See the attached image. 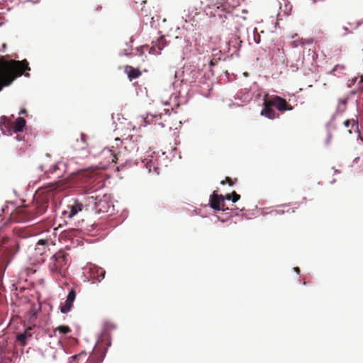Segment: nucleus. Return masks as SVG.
<instances>
[{
  "label": "nucleus",
  "mask_w": 363,
  "mask_h": 363,
  "mask_svg": "<svg viewBox=\"0 0 363 363\" xmlns=\"http://www.w3.org/2000/svg\"><path fill=\"white\" fill-rule=\"evenodd\" d=\"M30 71L27 60H7L6 56L0 55V91L5 86L11 85L13 82L24 75L30 76Z\"/></svg>",
  "instance_id": "1"
},
{
  "label": "nucleus",
  "mask_w": 363,
  "mask_h": 363,
  "mask_svg": "<svg viewBox=\"0 0 363 363\" xmlns=\"http://www.w3.org/2000/svg\"><path fill=\"white\" fill-rule=\"evenodd\" d=\"M48 190V194L38 196L31 206H25L17 208L13 213V218L16 222H27L45 213L48 207V201L53 196V193Z\"/></svg>",
  "instance_id": "2"
},
{
  "label": "nucleus",
  "mask_w": 363,
  "mask_h": 363,
  "mask_svg": "<svg viewBox=\"0 0 363 363\" xmlns=\"http://www.w3.org/2000/svg\"><path fill=\"white\" fill-rule=\"evenodd\" d=\"M69 262V255L65 250H60L50 258L48 267L52 275L65 277Z\"/></svg>",
  "instance_id": "3"
},
{
  "label": "nucleus",
  "mask_w": 363,
  "mask_h": 363,
  "mask_svg": "<svg viewBox=\"0 0 363 363\" xmlns=\"http://www.w3.org/2000/svg\"><path fill=\"white\" fill-rule=\"evenodd\" d=\"M106 353L105 344L98 342L92 353L86 357L85 352H81L71 357L70 363H101Z\"/></svg>",
  "instance_id": "4"
},
{
  "label": "nucleus",
  "mask_w": 363,
  "mask_h": 363,
  "mask_svg": "<svg viewBox=\"0 0 363 363\" xmlns=\"http://www.w3.org/2000/svg\"><path fill=\"white\" fill-rule=\"evenodd\" d=\"M26 121L22 117H18L15 122L9 120L5 116L0 118V129L3 134H12V133L22 132L26 126Z\"/></svg>",
  "instance_id": "5"
},
{
  "label": "nucleus",
  "mask_w": 363,
  "mask_h": 363,
  "mask_svg": "<svg viewBox=\"0 0 363 363\" xmlns=\"http://www.w3.org/2000/svg\"><path fill=\"white\" fill-rule=\"evenodd\" d=\"M99 174V168L83 169L75 175L74 179L79 184L84 185L85 187H89L96 181Z\"/></svg>",
  "instance_id": "6"
},
{
  "label": "nucleus",
  "mask_w": 363,
  "mask_h": 363,
  "mask_svg": "<svg viewBox=\"0 0 363 363\" xmlns=\"http://www.w3.org/2000/svg\"><path fill=\"white\" fill-rule=\"evenodd\" d=\"M269 105H272L277 108L279 111H291L293 109V106L289 104L285 99L281 98L279 96H272L269 99Z\"/></svg>",
  "instance_id": "7"
},
{
  "label": "nucleus",
  "mask_w": 363,
  "mask_h": 363,
  "mask_svg": "<svg viewBox=\"0 0 363 363\" xmlns=\"http://www.w3.org/2000/svg\"><path fill=\"white\" fill-rule=\"evenodd\" d=\"M84 208V205L79 200H73L70 202L67 209L64 211L63 214L67 216V218H72L77 215L78 213L81 212Z\"/></svg>",
  "instance_id": "8"
},
{
  "label": "nucleus",
  "mask_w": 363,
  "mask_h": 363,
  "mask_svg": "<svg viewBox=\"0 0 363 363\" xmlns=\"http://www.w3.org/2000/svg\"><path fill=\"white\" fill-rule=\"evenodd\" d=\"M88 200L89 203L94 204V208L99 213H107L109 211L111 205L106 199H98L97 197L89 196Z\"/></svg>",
  "instance_id": "9"
},
{
  "label": "nucleus",
  "mask_w": 363,
  "mask_h": 363,
  "mask_svg": "<svg viewBox=\"0 0 363 363\" xmlns=\"http://www.w3.org/2000/svg\"><path fill=\"white\" fill-rule=\"evenodd\" d=\"M210 206L212 208L216 211H225L228 208L225 207L224 196L223 195H218L215 191L211 196Z\"/></svg>",
  "instance_id": "10"
},
{
  "label": "nucleus",
  "mask_w": 363,
  "mask_h": 363,
  "mask_svg": "<svg viewBox=\"0 0 363 363\" xmlns=\"http://www.w3.org/2000/svg\"><path fill=\"white\" fill-rule=\"evenodd\" d=\"M208 6V15L216 16L218 14L222 16L218 13V10L221 9L223 11L226 9V5L224 4L218 3V0H209Z\"/></svg>",
  "instance_id": "11"
},
{
  "label": "nucleus",
  "mask_w": 363,
  "mask_h": 363,
  "mask_svg": "<svg viewBox=\"0 0 363 363\" xmlns=\"http://www.w3.org/2000/svg\"><path fill=\"white\" fill-rule=\"evenodd\" d=\"M89 277L92 279H96L98 281H101L104 279L106 272L105 270L96 265L91 264L89 267Z\"/></svg>",
  "instance_id": "12"
},
{
  "label": "nucleus",
  "mask_w": 363,
  "mask_h": 363,
  "mask_svg": "<svg viewBox=\"0 0 363 363\" xmlns=\"http://www.w3.org/2000/svg\"><path fill=\"white\" fill-rule=\"evenodd\" d=\"M50 161L51 160L50 158H47L46 161L40 166L41 170L43 171L45 174L48 175L49 174L57 173V170L60 169V166L63 165V164L62 163L50 164Z\"/></svg>",
  "instance_id": "13"
},
{
  "label": "nucleus",
  "mask_w": 363,
  "mask_h": 363,
  "mask_svg": "<svg viewBox=\"0 0 363 363\" xmlns=\"http://www.w3.org/2000/svg\"><path fill=\"white\" fill-rule=\"evenodd\" d=\"M75 298H76V291L74 289H72L69 292V294L67 296V299L65 302V304L60 306V311L62 313H67V312H69L71 310L72 305H73V302L75 300Z\"/></svg>",
  "instance_id": "14"
},
{
  "label": "nucleus",
  "mask_w": 363,
  "mask_h": 363,
  "mask_svg": "<svg viewBox=\"0 0 363 363\" xmlns=\"http://www.w3.org/2000/svg\"><path fill=\"white\" fill-rule=\"evenodd\" d=\"M269 101L267 99L264 100V108L261 111V115L269 119H274L278 116L276 111L272 108V105H269Z\"/></svg>",
  "instance_id": "15"
},
{
  "label": "nucleus",
  "mask_w": 363,
  "mask_h": 363,
  "mask_svg": "<svg viewBox=\"0 0 363 363\" xmlns=\"http://www.w3.org/2000/svg\"><path fill=\"white\" fill-rule=\"evenodd\" d=\"M165 46V39L164 36H161L159 38L157 41L152 45V46L150 49V53L153 55H160V51Z\"/></svg>",
  "instance_id": "16"
},
{
  "label": "nucleus",
  "mask_w": 363,
  "mask_h": 363,
  "mask_svg": "<svg viewBox=\"0 0 363 363\" xmlns=\"http://www.w3.org/2000/svg\"><path fill=\"white\" fill-rule=\"evenodd\" d=\"M125 72L128 74L130 80L137 79L141 75V72L138 69L134 68L130 65L125 66Z\"/></svg>",
  "instance_id": "17"
},
{
  "label": "nucleus",
  "mask_w": 363,
  "mask_h": 363,
  "mask_svg": "<svg viewBox=\"0 0 363 363\" xmlns=\"http://www.w3.org/2000/svg\"><path fill=\"white\" fill-rule=\"evenodd\" d=\"M344 126L350 134L358 131V123L354 119L346 120Z\"/></svg>",
  "instance_id": "18"
},
{
  "label": "nucleus",
  "mask_w": 363,
  "mask_h": 363,
  "mask_svg": "<svg viewBox=\"0 0 363 363\" xmlns=\"http://www.w3.org/2000/svg\"><path fill=\"white\" fill-rule=\"evenodd\" d=\"M209 0H195L194 7L196 10L203 11L208 15V6Z\"/></svg>",
  "instance_id": "19"
},
{
  "label": "nucleus",
  "mask_w": 363,
  "mask_h": 363,
  "mask_svg": "<svg viewBox=\"0 0 363 363\" xmlns=\"http://www.w3.org/2000/svg\"><path fill=\"white\" fill-rule=\"evenodd\" d=\"M30 328L26 329L24 333H19L16 336L17 341L20 342L23 346L26 345V339L32 336Z\"/></svg>",
  "instance_id": "20"
},
{
  "label": "nucleus",
  "mask_w": 363,
  "mask_h": 363,
  "mask_svg": "<svg viewBox=\"0 0 363 363\" xmlns=\"http://www.w3.org/2000/svg\"><path fill=\"white\" fill-rule=\"evenodd\" d=\"M55 331H59L62 334H67L71 332V329L67 325H60L55 329Z\"/></svg>",
  "instance_id": "21"
},
{
  "label": "nucleus",
  "mask_w": 363,
  "mask_h": 363,
  "mask_svg": "<svg viewBox=\"0 0 363 363\" xmlns=\"http://www.w3.org/2000/svg\"><path fill=\"white\" fill-rule=\"evenodd\" d=\"M49 244L53 245L52 242L48 239H40L37 242L38 245H43V246H48Z\"/></svg>",
  "instance_id": "22"
},
{
  "label": "nucleus",
  "mask_w": 363,
  "mask_h": 363,
  "mask_svg": "<svg viewBox=\"0 0 363 363\" xmlns=\"http://www.w3.org/2000/svg\"><path fill=\"white\" fill-rule=\"evenodd\" d=\"M108 152L110 154L111 157V162L112 163H116L118 160V155L116 154L113 150H108Z\"/></svg>",
  "instance_id": "23"
},
{
  "label": "nucleus",
  "mask_w": 363,
  "mask_h": 363,
  "mask_svg": "<svg viewBox=\"0 0 363 363\" xmlns=\"http://www.w3.org/2000/svg\"><path fill=\"white\" fill-rule=\"evenodd\" d=\"M237 180V179H235V181H233L231 178L226 177L225 180L221 182V184L224 185L225 183L227 182L230 186H233Z\"/></svg>",
  "instance_id": "24"
},
{
  "label": "nucleus",
  "mask_w": 363,
  "mask_h": 363,
  "mask_svg": "<svg viewBox=\"0 0 363 363\" xmlns=\"http://www.w3.org/2000/svg\"><path fill=\"white\" fill-rule=\"evenodd\" d=\"M345 69V66L344 65H335L333 69L331 70V72H339V71H342Z\"/></svg>",
  "instance_id": "25"
},
{
  "label": "nucleus",
  "mask_w": 363,
  "mask_h": 363,
  "mask_svg": "<svg viewBox=\"0 0 363 363\" xmlns=\"http://www.w3.org/2000/svg\"><path fill=\"white\" fill-rule=\"evenodd\" d=\"M240 199V196L235 191H233L232 193V201L235 203Z\"/></svg>",
  "instance_id": "26"
},
{
  "label": "nucleus",
  "mask_w": 363,
  "mask_h": 363,
  "mask_svg": "<svg viewBox=\"0 0 363 363\" xmlns=\"http://www.w3.org/2000/svg\"><path fill=\"white\" fill-rule=\"evenodd\" d=\"M81 141L83 143L84 146L82 147V149H85L86 146V135L84 134H81Z\"/></svg>",
  "instance_id": "27"
},
{
  "label": "nucleus",
  "mask_w": 363,
  "mask_h": 363,
  "mask_svg": "<svg viewBox=\"0 0 363 363\" xmlns=\"http://www.w3.org/2000/svg\"><path fill=\"white\" fill-rule=\"evenodd\" d=\"M106 330H111L113 328H115L116 326L113 325L112 323H107L105 325Z\"/></svg>",
  "instance_id": "28"
},
{
  "label": "nucleus",
  "mask_w": 363,
  "mask_h": 363,
  "mask_svg": "<svg viewBox=\"0 0 363 363\" xmlns=\"http://www.w3.org/2000/svg\"><path fill=\"white\" fill-rule=\"evenodd\" d=\"M225 199H227V200H232V194H226L225 196H224V200Z\"/></svg>",
  "instance_id": "29"
},
{
  "label": "nucleus",
  "mask_w": 363,
  "mask_h": 363,
  "mask_svg": "<svg viewBox=\"0 0 363 363\" xmlns=\"http://www.w3.org/2000/svg\"><path fill=\"white\" fill-rule=\"evenodd\" d=\"M26 113H27V111L25 108L21 109L19 112V114H26Z\"/></svg>",
  "instance_id": "30"
},
{
  "label": "nucleus",
  "mask_w": 363,
  "mask_h": 363,
  "mask_svg": "<svg viewBox=\"0 0 363 363\" xmlns=\"http://www.w3.org/2000/svg\"><path fill=\"white\" fill-rule=\"evenodd\" d=\"M294 270L297 273V274H299L300 273V269L298 267H296L294 268Z\"/></svg>",
  "instance_id": "31"
},
{
  "label": "nucleus",
  "mask_w": 363,
  "mask_h": 363,
  "mask_svg": "<svg viewBox=\"0 0 363 363\" xmlns=\"http://www.w3.org/2000/svg\"><path fill=\"white\" fill-rule=\"evenodd\" d=\"M116 142H121V140L119 138H116Z\"/></svg>",
  "instance_id": "32"
},
{
  "label": "nucleus",
  "mask_w": 363,
  "mask_h": 363,
  "mask_svg": "<svg viewBox=\"0 0 363 363\" xmlns=\"http://www.w3.org/2000/svg\"><path fill=\"white\" fill-rule=\"evenodd\" d=\"M106 345H107V346H109V345H111V342H108V344H106Z\"/></svg>",
  "instance_id": "33"
},
{
  "label": "nucleus",
  "mask_w": 363,
  "mask_h": 363,
  "mask_svg": "<svg viewBox=\"0 0 363 363\" xmlns=\"http://www.w3.org/2000/svg\"><path fill=\"white\" fill-rule=\"evenodd\" d=\"M256 42H257V43H259V40H257V41H256Z\"/></svg>",
  "instance_id": "34"
}]
</instances>
